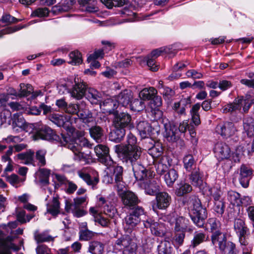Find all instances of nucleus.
<instances>
[{
  "label": "nucleus",
  "instance_id": "obj_45",
  "mask_svg": "<svg viewBox=\"0 0 254 254\" xmlns=\"http://www.w3.org/2000/svg\"><path fill=\"white\" fill-rule=\"evenodd\" d=\"M38 173L40 183L44 186L49 184L51 171L46 168H42L39 169Z\"/></svg>",
  "mask_w": 254,
  "mask_h": 254
},
{
  "label": "nucleus",
  "instance_id": "obj_49",
  "mask_svg": "<svg viewBox=\"0 0 254 254\" xmlns=\"http://www.w3.org/2000/svg\"><path fill=\"white\" fill-rule=\"evenodd\" d=\"M95 233L88 229H80L79 232V240L82 241H88L95 236Z\"/></svg>",
  "mask_w": 254,
  "mask_h": 254
},
{
  "label": "nucleus",
  "instance_id": "obj_17",
  "mask_svg": "<svg viewBox=\"0 0 254 254\" xmlns=\"http://www.w3.org/2000/svg\"><path fill=\"white\" fill-rule=\"evenodd\" d=\"M88 88L85 82H79L75 79V84L70 92L71 96L77 100H80L85 96Z\"/></svg>",
  "mask_w": 254,
  "mask_h": 254
},
{
  "label": "nucleus",
  "instance_id": "obj_14",
  "mask_svg": "<svg viewBox=\"0 0 254 254\" xmlns=\"http://www.w3.org/2000/svg\"><path fill=\"white\" fill-rule=\"evenodd\" d=\"M132 168L135 178L140 183L145 182L152 177L145 167L140 164H134Z\"/></svg>",
  "mask_w": 254,
  "mask_h": 254
},
{
  "label": "nucleus",
  "instance_id": "obj_52",
  "mask_svg": "<svg viewBox=\"0 0 254 254\" xmlns=\"http://www.w3.org/2000/svg\"><path fill=\"white\" fill-rule=\"evenodd\" d=\"M49 120L58 127H63L65 123V118L58 114H52L49 116Z\"/></svg>",
  "mask_w": 254,
  "mask_h": 254
},
{
  "label": "nucleus",
  "instance_id": "obj_20",
  "mask_svg": "<svg viewBox=\"0 0 254 254\" xmlns=\"http://www.w3.org/2000/svg\"><path fill=\"white\" fill-rule=\"evenodd\" d=\"M77 174L78 176L82 179L88 186H91L93 189L96 188L97 185L99 182V176L96 172L93 173V176L81 171H78Z\"/></svg>",
  "mask_w": 254,
  "mask_h": 254
},
{
  "label": "nucleus",
  "instance_id": "obj_6",
  "mask_svg": "<svg viewBox=\"0 0 254 254\" xmlns=\"http://www.w3.org/2000/svg\"><path fill=\"white\" fill-rule=\"evenodd\" d=\"M210 232L212 233L211 240L213 245L217 244V242L220 238L225 237L226 235L221 232L220 222L215 218H209L208 220Z\"/></svg>",
  "mask_w": 254,
  "mask_h": 254
},
{
  "label": "nucleus",
  "instance_id": "obj_34",
  "mask_svg": "<svg viewBox=\"0 0 254 254\" xmlns=\"http://www.w3.org/2000/svg\"><path fill=\"white\" fill-rule=\"evenodd\" d=\"M189 178L192 185L194 186L199 187L202 184V176L198 168H194L193 171H191Z\"/></svg>",
  "mask_w": 254,
  "mask_h": 254
},
{
  "label": "nucleus",
  "instance_id": "obj_10",
  "mask_svg": "<svg viewBox=\"0 0 254 254\" xmlns=\"http://www.w3.org/2000/svg\"><path fill=\"white\" fill-rule=\"evenodd\" d=\"M216 131L224 137L228 138L234 135L237 129L234 123L227 122L217 125Z\"/></svg>",
  "mask_w": 254,
  "mask_h": 254
},
{
  "label": "nucleus",
  "instance_id": "obj_47",
  "mask_svg": "<svg viewBox=\"0 0 254 254\" xmlns=\"http://www.w3.org/2000/svg\"><path fill=\"white\" fill-rule=\"evenodd\" d=\"M200 107V105L199 103L195 104L192 106L190 111L191 116V121L196 126H198L200 123L199 115L198 114Z\"/></svg>",
  "mask_w": 254,
  "mask_h": 254
},
{
  "label": "nucleus",
  "instance_id": "obj_27",
  "mask_svg": "<svg viewBox=\"0 0 254 254\" xmlns=\"http://www.w3.org/2000/svg\"><path fill=\"white\" fill-rule=\"evenodd\" d=\"M47 212L56 217L60 213V203L57 197L47 204Z\"/></svg>",
  "mask_w": 254,
  "mask_h": 254
},
{
  "label": "nucleus",
  "instance_id": "obj_32",
  "mask_svg": "<svg viewBox=\"0 0 254 254\" xmlns=\"http://www.w3.org/2000/svg\"><path fill=\"white\" fill-rule=\"evenodd\" d=\"M234 229L237 235L242 234H247L249 232V228L246 226L245 221L240 218L235 219Z\"/></svg>",
  "mask_w": 254,
  "mask_h": 254
},
{
  "label": "nucleus",
  "instance_id": "obj_46",
  "mask_svg": "<svg viewBox=\"0 0 254 254\" xmlns=\"http://www.w3.org/2000/svg\"><path fill=\"white\" fill-rule=\"evenodd\" d=\"M125 134V129L115 128V130L111 133L110 136V140L116 142H119L123 140Z\"/></svg>",
  "mask_w": 254,
  "mask_h": 254
},
{
  "label": "nucleus",
  "instance_id": "obj_64",
  "mask_svg": "<svg viewBox=\"0 0 254 254\" xmlns=\"http://www.w3.org/2000/svg\"><path fill=\"white\" fill-rule=\"evenodd\" d=\"M49 10L46 7H40L33 12V15L37 17L47 16L49 14Z\"/></svg>",
  "mask_w": 254,
  "mask_h": 254
},
{
  "label": "nucleus",
  "instance_id": "obj_33",
  "mask_svg": "<svg viewBox=\"0 0 254 254\" xmlns=\"http://www.w3.org/2000/svg\"><path fill=\"white\" fill-rule=\"evenodd\" d=\"M137 128L142 138L147 137L152 132L151 127L145 121L140 122L137 125Z\"/></svg>",
  "mask_w": 254,
  "mask_h": 254
},
{
  "label": "nucleus",
  "instance_id": "obj_3",
  "mask_svg": "<svg viewBox=\"0 0 254 254\" xmlns=\"http://www.w3.org/2000/svg\"><path fill=\"white\" fill-rule=\"evenodd\" d=\"M113 126L115 128L129 129L134 127L131 116L126 112L117 113L114 114Z\"/></svg>",
  "mask_w": 254,
  "mask_h": 254
},
{
  "label": "nucleus",
  "instance_id": "obj_25",
  "mask_svg": "<svg viewBox=\"0 0 254 254\" xmlns=\"http://www.w3.org/2000/svg\"><path fill=\"white\" fill-rule=\"evenodd\" d=\"M133 97L132 93L130 90H125L121 92L116 97L115 101L122 106L126 107L131 102Z\"/></svg>",
  "mask_w": 254,
  "mask_h": 254
},
{
  "label": "nucleus",
  "instance_id": "obj_55",
  "mask_svg": "<svg viewBox=\"0 0 254 254\" xmlns=\"http://www.w3.org/2000/svg\"><path fill=\"white\" fill-rule=\"evenodd\" d=\"M169 163L164 159H162L157 164L156 171L158 174L163 175L168 170Z\"/></svg>",
  "mask_w": 254,
  "mask_h": 254
},
{
  "label": "nucleus",
  "instance_id": "obj_40",
  "mask_svg": "<svg viewBox=\"0 0 254 254\" xmlns=\"http://www.w3.org/2000/svg\"><path fill=\"white\" fill-rule=\"evenodd\" d=\"M178 178L177 172L174 169L169 170L165 175L164 180L168 186H172Z\"/></svg>",
  "mask_w": 254,
  "mask_h": 254
},
{
  "label": "nucleus",
  "instance_id": "obj_5",
  "mask_svg": "<svg viewBox=\"0 0 254 254\" xmlns=\"http://www.w3.org/2000/svg\"><path fill=\"white\" fill-rule=\"evenodd\" d=\"M137 245L128 236L118 239L115 244L116 250L122 251V254H133Z\"/></svg>",
  "mask_w": 254,
  "mask_h": 254
},
{
  "label": "nucleus",
  "instance_id": "obj_24",
  "mask_svg": "<svg viewBox=\"0 0 254 254\" xmlns=\"http://www.w3.org/2000/svg\"><path fill=\"white\" fill-rule=\"evenodd\" d=\"M175 232H191L192 229L189 226V220L182 216L176 218L174 227Z\"/></svg>",
  "mask_w": 254,
  "mask_h": 254
},
{
  "label": "nucleus",
  "instance_id": "obj_7",
  "mask_svg": "<svg viewBox=\"0 0 254 254\" xmlns=\"http://www.w3.org/2000/svg\"><path fill=\"white\" fill-rule=\"evenodd\" d=\"M251 104L243 98L235 99L232 103L228 104L223 107V112L224 113H232L241 109L243 106L244 112H247L250 108Z\"/></svg>",
  "mask_w": 254,
  "mask_h": 254
},
{
  "label": "nucleus",
  "instance_id": "obj_61",
  "mask_svg": "<svg viewBox=\"0 0 254 254\" xmlns=\"http://www.w3.org/2000/svg\"><path fill=\"white\" fill-rule=\"evenodd\" d=\"M114 187L118 192V194L121 196L126 191V184L123 180L115 182Z\"/></svg>",
  "mask_w": 254,
  "mask_h": 254
},
{
  "label": "nucleus",
  "instance_id": "obj_60",
  "mask_svg": "<svg viewBox=\"0 0 254 254\" xmlns=\"http://www.w3.org/2000/svg\"><path fill=\"white\" fill-rule=\"evenodd\" d=\"M1 21L2 23H5L7 25H9L19 22L21 21V19H17L12 16L9 14H4L2 16Z\"/></svg>",
  "mask_w": 254,
  "mask_h": 254
},
{
  "label": "nucleus",
  "instance_id": "obj_21",
  "mask_svg": "<svg viewBox=\"0 0 254 254\" xmlns=\"http://www.w3.org/2000/svg\"><path fill=\"white\" fill-rule=\"evenodd\" d=\"M124 204L129 208H134L139 202L137 196L132 191H127L121 196Z\"/></svg>",
  "mask_w": 254,
  "mask_h": 254
},
{
  "label": "nucleus",
  "instance_id": "obj_39",
  "mask_svg": "<svg viewBox=\"0 0 254 254\" xmlns=\"http://www.w3.org/2000/svg\"><path fill=\"white\" fill-rule=\"evenodd\" d=\"M104 248V245L101 243L93 241L89 243L88 251L92 254H101Z\"/></svg>",
  "mask_w": 254,
  "mask_h": 254
},
{
  "label": "nucleus",
  "instance_id": "obj_42",
  "mask_svg": "<svg viewBox=\"0 0 254 254\" xmlns=\"http://www.w3.org/2000/svg\"><path fill=\"white\" fill-rule=\"evenodd\" d=\"M34 151L29 150L25 152L17 154L18 159L22 160L25 164H32L34 161Z\"/></svg>",
  "mask_w": 254,
  "mask_h": 254
},
{
  "label": "nucleus",
  "instance_id": "obj_13",
  "mask_svg": "<svg viewBox=\"0 0 254 254\" xmlns=\"http://www.w3.org/2000/svg\"><path fill=\"white\" fill-rule=\"evenodd\" d=\"M162 123L165 129L164 136L169 141H176L178 136L176 135L177 128L173 122H170L167 119H163Z\"/></svg>",
  "mask_w": 254,
  "mask_h": 254
},
{
  "label": "nucleus",
  "instance_id": "obj_8",
  "mask_svg": "<svg viewBox=\"0 0 254 254\" xmlns=\"http://www.w3.org/2000/svg\"><path fill=\"white\" fill-rule=\"evenodd\" d=\"M144 226L150 229L151 233L152 235L158 236L163 237L165 234V229L164 225L162 223L155 221L151 218H148L143 221Z\"/></svg>",
  "mask_w": 254,
  "mask_h": 254
},
{
  "label": "nucleus",
  "instance_id": "obj_1",
  "mask_svg": "<svg viewBox=\"0 0 254 254\" xmlns=\"http://www.w3.org/2000/svg\"><path fill=\"white\" fill-rule=\"evenodd\" d=\"M114 150L117 154H122L124 161L130 163L132 166L134 164H138L137 161L141 154V149L140 147L128 148L124 146V144L115 145Z\"/></svg>",
  "mask_w": 254,
  "mask_h": 254
},
{
  "label": "nucleus",
  "instance_id": "obj_15",
  "mask_svg": "<svg viewBox=\"0 0 254 254\" xmlns=\"http://www.w3.org/2000/svg\"><path fill=\"white\" fill-rule=\"evenodd\" d=\"M139 185L144 190L146 194L150 195H156L159 190V186L155 179L151 177L145 182L139 183Z\"/></svg>",
  "mask_w": 254,
  "mask_h": 254
},
{
  "label": "nucleus",
  "instance_id": "obj_44",
  "mask_svg": "<svg viewBox=\"0 0 254 254\" xmlns=\"http://www.w3.org/2000/svg\"><path fill=\"white\" fill-rule=\"evenodd\" d=\"M227 199L234 206H241L240 194L236 191H229L227 194Z\"/></svg>",
  "mask_w": 254,
  "mask_h": 254
},
{
  "label": "nucleus",
  "instance_id": "obj_2",
  "mask_svg": "<svg viewBox=\"0 0 254 254\" xmlns=\"http://www.w3.org/2000/svg\"><path fill=\"white\" fill-rule=\"evenodd\" d=\"M190 216L196 226L199 228L203 226L205 219L207 216V212L205 208L202 207L200 200L198 198H195L193 200Z\"/></svg>",
  "mask_w": 254,
  "mask_h": 254
},
{
  "label": "nucleus",
  "instance_id": "obj_48",
  "mask_svg": "<svg viewBox=\"0 0 254 254\" xmlns=\"http://www.w3.org/2000/svg\"><path fill=\"white\" fill-rule=\"evenodd\" d=\"M13 246L12 243L3 240L0 236V254H10L9 250L13 249Z\"/></svg>",
  "mask_w": 254,
  "mask_h": 254
},
{
  "label": "nucleus",
  "instance_id": "obj_56",
  "mask_svg": "<svg viewBox=\"0 0 254 254\" xmlns=\"http://www.w3.org/2000/svg\"><path fill=\"white\" fill-rule=\"evenodd\" d=\"M46 153L47 151L45 149L39 150L36 152V159L38 161V165L40 167L44 166L46 164Z\"/></svg>",
  "mask_w": 254,
  "mask_h": 254
},
{
  "label": "nucleus",
  "instance_id": "obj_58",
  "mask_svg": "<svg viewBox=\"0 0 254 254\" xmlns=\"http://www.w3.org/2000/svg\"><path fill=\"white\" fill-rule=\"evenodd\" d=\"M20 93L19 95L20 96H27L29 95L33 91L32 86L30 84H25L21 83L20 84Z\"/></svg>",
  "mask_w": 254,
  "mask_h": 254
},
{
  "label": "nucleus",
  "instance_id": "obj_4",
  "mask_svg": "<svg viewBox=\"0 0 254 254\" xmlns=\"http://www.w3.org/2000/svg\"><path fill=\"white\" fill-rule=\"evenodd\" d=\"M144 213L143 208L137 206L132 208L131 211L125 218V227L129 231L135 228L140 222V216Z\"/></svg>",
  "mask_w": 254,
  "mask_h": 254
},
{
  "label": "nucleus",
  "instance_id": "obj_23",
  "mask_svg": "<svg viewBox=\"0 0 254 254\" xmlns=\"http://www.w3.org/2000/svg\"><path fill=\"white\" fill-rule=\"evenodd\" d=\"M85 97L92 104L98 105L102 100V94L92 88L87 89Z\"/></svg>",
  "mask_w": 254,
  "mask_h": 254
},
{
  "label": "nucleus",
  "instance_id": "obj_53",
  "mask_svg": "<svg viewBox=\"0 0 254 254\" xmlns=\"http://www.w3.org/2000/svg\"><path fill=\"white\" fill-rule=\"evenodd\" d=\"M247 234H242L238 235L239 237V241L241 246L242 252L246 250L252 251V247L249 244V241L248 240L247 237Z\"/></svg>",
  "mask_w": 254,
  "mask_h": 254
},
{
  "label": "nucleus",
  "instance_id": "obj_35",
  "mask_svg": "<svg viewBox=\"0 0 254 254\" xmlns=\"http://www.w3.org/2000/svg\"><path fill=\"white\" fill-rule=\"evenodd\" d=\"M192 187L190 185L185 182H181L178 184L175 193L178 196H182L190 193Z\"/></svg>",
  "mask_w": 254,
  "mask_h": 254
},
{
  "label": "nucleus",
  "instance_id": "obj_54",
  "mask_svg": "<svg viewBox=\"0 0 254 254\" xmlns=\"http://www.w3.org/2000/svg\"><path fill=\"white\" fill-rule=\"evenodd\" d=\"M130 106L132 110L137 112L140 111L145 108L144 103L141 98L135 99L131 102Z\"/></svg>",
  "mask_w": 254,
  "mask_h": 254
},
{
  "label": "nucleus",
  "instance_id": "obj_38",
  "mask_svg": "<svg viewBox=\"0 0 254 254\" xmlns=\"http://www.w3.org/2000/svg\"><path fill=\"white\" fill-rule=\"evenodd\" d=\"M162 53H165L168 54L170 57H172L175 55L176 52L175 50H172V48L169 47L160 48V49L153 50L148 56L155 59L159 57Z\"/></svg>",
  "mask_w": 254,
  "mask_h": 254
},
{
  "label": "nucleus",
  "instance_id": "obj_18",
  "mask_svg": "<svg viewBox=\"0 0 254 254\" xmlns=\"http://www.w3.org/2000/svg\"><path fill=\"white\" fill-rule=\"evenodd\" d=\"M214 153L218 159H228L230 156V149L228 145L223 142H218L214 148Z\"/></svg>",
  "mask_w": 254,
  "mask_h": 254
},
{
  "label": "nucleus",
  "instance_id": "obj_57",
  "mask_svg": "<svg viewBox=\"0 0 254 254\" xmlns=\"http://www.w3.org/2000/svg\"><path fill=\"white\" fill-rule=\"evenodd\" d=\"M185 232H175L173 238V243L176 246H181L183 245L185 237Z\"/></svg>",
  "mask_w": 254,
  "mask_h": 254
},
{
  "label": "nucleus",
  "instance_id": "obj_50",
  "mask_svg": "<svg viewBox=\"0 0 254 254\" xmlns=\"http://www.w3.org/2000/svg\"><path fill=\"white\" fill-rule=\"evenodd\" d=\"M69 57L70 61L68 63L72 65L79 64L82 62L81 54L78 51H74L70 52Z\"/></svg>",
  "mask_w": 254,
  "mask_h": 254
},
{
  "label": "nucleus",
  "instance_id": "obj_22",
  "mask_svg": "<svg viewBox=\"0 0 254 254\" xmlns=\"http://www.w3.org/2000/svg\"><path fill=\"white\" fill-rule=\"evenodd\" d=\"M190 103V98L187 96L182 98L179 102H175L173 105V109L178 115H184L186 114V108Z\"/></svg>",
  "mask_w": 254,
  "mask_h": 254
},
{
  "label": "nucleus",
  "instance_id": "obj_31",
  "mask_svg": "<svg viewBox=\"0 0 254 254\" xmlns=\"http://www.w3.org/2000/svg\"><path fill=\"white\" fill-rule=\"evenodd\" d=\"M172 244L168 241H161L157 246L158 254H173Z\"/></svg>",
  "mask_w": 254,
  "mask_h": 254
},
{
  "label": "nucleus",
  "instance_id": "obj_28",
  "mask_svg": "<svg viewBox=\"0 0 254 254\" xmlns=\"http://www.w3.org/2000/svg\"><path fill=\"white\" fill-rule=\"evenodd\" d=\"M75 0H64L61 3H59L53 7L54 12H66L73 8Z\"/></svg>",
  "mask_w": 254,
  "mask_h": 254
},
{
  "label": "nucleus",
  "instance_id": "obj_36",
  "mask_svg": "<svg viewBox=\"0 0 254 254\" xmlns=\"http://www.w3.org/2000/svg\"><path fill=\"white\" fill-rule=\"evenodd\" d=\"M109 170L115 182L123 180V168L122 166L112 164L109 166Z\"/></svg>",
  "mask_w": 254,
  "mask_h": 254
},
{
  "label": "nucleus",
  "instance_id": "obj_41",
  "mask_svg": "<svg viewBox=\"0 0 254 254\" xmlns=\"http://www.w3.org/2000/svg\"><path fill=\"white\" fill-rule=\"evenodd\" d=\"M183 163L185 168L189 172H191L194 168H197L194 158L190 154L187 155L184 157Z\"/></svg>",
  "mask_w": 254,
  "mask_h": 254
},
{
  "label": "nucleus",
  "instance_id": "obj_62",
  "mask_svg": "<svg viewBox=\"0 0 254 254\" xmlns=\"http://www.w3.org/2000/svg\"><path fill=\"white\" fill-rule=\"evenodd\" d=\"M136 138L131 133L127 134V144H124V146H127L128 148H133V147H139L136 145Z\"/></svg>",
  "mask_w": 254,
  "mask_h": 254
},
{
  "label": "nucleus",
  "instance_id": "obj_30",
  "mask_svg": "<svg viewBox=\"0 0 254 254\" xmlns=\"http://www.w3.org/2000/svg\"><path fill=\"white\" fill-rule=\"evenodd\" d=\"M244 132L249 137H254V120L251 117H247L243 120Z\"/></svg>",
  "mask_w": 254,
  "mask_h": 254
},
{
  "label": "nucleus",
  "instance_id": "obj_11",
  "mask_svg": "<svg viewBox=\"0 0 254 254\" xmlns=\"http://www.w3.org/2000/svg\"><path fill=\"white\" fill-rule=\"evenodd\" d=\"M217 244L223 254H238L239 251L236 249L235 244L231 241H227L226 236L220 238Z\"/></svg>",
  "mask_w": 254,
  "mask_h": 254
},
{
  "label": "nucleus",
  "instance_id": "obj_59",
  "mask_svg": "<svg viewBox=\"0 0 254 254\" xmlns=\"http://www.w3.org/2000/svg\"><path fill=\"white\" fill-rule=\"evenodd\" d=\"M35 239L38 243L50 242L54 240V238L51 236L45 233L35 234Z\"/></svg>",
  "mask_w": 254,
  "mask_h": 254
},
{
  "label": "nucleus",
  "instance_id": "obj_26",
  "mask_svg": "<svg viewBox=\"0 0 254 254\" xmlns=\"http://www.w3.org/2000/svg\"><path fill=\"white\" fill-rule=\"evenodd\" d=\"M26 122L22 115L20 114H14L12 118V127L14 132H19L25 127Z\"/></svg>",
  "mask_w": 254,
  "mask_h": 254
},
{
  "label": "nucleus",
  "instance_id": "obj_29",
  "mask_svg": "<svg viewBox=\"0 0 254 254\" xmlns=\"http://www.w3.org/2000/svg\"><path fill=\"white\" fill-rule=\"evenodd\" d=\"M100 108L105 112L110 114H112L117 108L116 101L112 99L108 98L105 100L102 103L99 104Z\"/></svg>",
  "mask_w": 254,
  "mask_h": 254
},
{
  "label": "nucleus",
  "instance_id": "obj_63",
  "mask_svg": "<svg viewBox=\"0 0 254 254\" xmlns=\"http://www.w3.org/2000/svg\"><path fill=\"white\" fill-rule=\"evenodd\" d=\"M79 110V106L78 104L70 103L67 105L66 107L64 109V112L66 113L74 115L78 113Z\"/></svg>",
  "mask_w": 254,
  "mask_h": 254
},
{
  "label": "nucleus",
  "instance_id": "obj_19",
  "mask_svg": "<svg viewBox=\"0 0 254 254\" xmlns=\"http://www.w3.org/2000/svg\"><path fill=\"white\" fill-rule=\"evenodd\" d=\"M56 134L55 131L50 127L44 126L39 128L36 131L35 136L36 139L51 140L55 139Z\"/></svg>",
  "mask_w": 254,
  "mask_h": 254
},
{
  "label": "nucleus",
  "instance_id": "obj_37",
  "mask_svg": "<svg viewBox=\"0 0 254 254\" xmlns=\"http://www.w3.org/2000/svg\"><path fill=\"white\" fill-rule=\"evenodd\" d=\"M157 93V90L154 87H151L142 89L139 92V96L142 100H152Z\"/></svg>",
  "mask_w": 254,
  "mask_h": 254
},
{
  "label": "nucleus",
  "instance_id": "obj_9",
  "mask_svg": "<svg viewBox=\"0 0 254 254\" xmlns=\"http://www.w3.org/2000/svg\"><path fill=\"white\" fill-rule=\"evenodd\" d=\"M94 150L101 162L106 166H111L113 164V161L109 155V149L108 147L99 144L95 147Z\"/></svg>",
  "mask_w": 254,
  "mask_h": 254
},
{
  "label": "nucleus",
  "instance_id": "obj_16",
  "mask_svg": "<svg viewBox=\"0 0 254 254\" xmlns=\"http://www.w3.org/2000/svg\"><path fill=\"white\" fill-rule=\"evenodd\" d=\"M253 176V170L245 165H242L240 168L239 182L244 188H247L250 180Z\"/></svg>",
  "mask_w": 254,
  "mask_h": 254
},
{
  "label": "nucleus",
  "instance_id": "obj_12",
  "mask_svg": "<svg viewBox=\"0 0 254 254\" xmlns=\"http://www.w3.org/2000/svg\"><path fill=\"white\" fill-rule=\"evenodd\" d=\"M171 200V196L166 192L157 193L156 195V204L152 206L153 210L156 211L157 209H166L170 205Z\"/></svg>",
  "mask_w": 254,
  "mask_h": 254
},
{
  "label": "nucleus",
  "instance_id": "obj_43",
  "mask_svg": "<svg viewBox=\"0 0 254 254\" xmlns=\"http://www.w3.org/2000/svg\"><path fill=\"white\" fill-rule=\"evenodd\" d=\"M207 238L208 237H206L205 234L204 233L195 232L191 241L190 247H192L193 248H195L204 242Z\"/></svg>",
  "mask_w": 254,
  "mask_h": 254
},
{
  "label": "nucleus",
  "instance_id": "obj_51",
  "mask_svg": "<svg viewBox=\"0 0 254 254\" xmlns=\"http://www.w3.org/2000/svg\"><path fill=\"white\" fill-rule=\"evenodd\" d=\"M91 136L97 142H99L103 135V130L99 126L92 127L89 130Z\"/></svg>",
  "mask_w": 254,
  "mask_h": 254
}]
</instances>
